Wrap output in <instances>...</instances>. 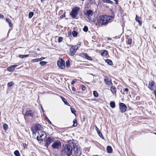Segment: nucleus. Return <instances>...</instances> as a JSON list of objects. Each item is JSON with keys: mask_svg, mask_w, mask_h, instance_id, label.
Segmentation results:
<instances>
[{"mask_svg": "<svg viewBox=\"0 0 156 156\" xmlns=\"http://www.w3.org/2000/svg\"><path fill=\"white\" fill-rule=\"evenodd\" d=\"M114 17L113 16L104 15L100 16L98 18L97 21L100 24L104 25L107 24L110 22V20L113 19Z\"/></svg>", "mask_w": 156, "mask_h": 156, "instance_id": "nucleus-1", "label": "nucleus"}, {"mask_svg": "<svg viewBox=\"0 0 156 156\" xmlns=\"http://www.w3.org/2000/svg\"><path fill=\"white\" fill-rule=\"evenodd\" d=\"M71 141H72L70 140L69 141V144H66L63 145L64 148L62 151L63 155L69 156L72 154L73 146L71 145L72 143Z\"/></svg>", "mask_w": 156, "mask_h": 156, "instance_id": "nucleus-2", "label": "nucleus"}, {"mask_svg": "<svg viewBox=\"0 0 156 156\" xmlns=\"http://www.w3.org/2000/svg\"><path fill=\"white\" fill-rule=\"evenodd\" d=\"M71 145H72L73 149L72 151V154L73 156H80L81 154V151L80 147L76 145L72 141Z\"/></svg>", "mask_w": 156, "mask_h": 156, "instance_id": "nucleus-3", "label": "nucleus"}, {"mask_svg": "<svg viewBox=\"0 0 156 156\" xmlns=\"http://www.w3.org/2000/svg\"><path fill=\"white\" fill-rule=\"evenodd\" d=\"M37 139L38 141L42 140L44 139L46 136V134L43 131L40 130L37 132Z\"/></svg>", "mask_w": 156, "mask_h": 156, "instance_id": "nucleus-4", "label": "nucleus"}, {"mask_svg": "<svg viewBox=\"0 0 156 156\" xmlns=\"http://www.w3.org/2000/svg\"><path fill=\"white\" fill-rule=\"evenodd\" d=\"M80 8L79 7H75L70 12V15L73 19L76 18L79 12Z\"/></svg>", "mask_w": 156, "mask_h": 156, "instance_id": "nucleus-5", "label": "nucleus"}, {"mask_svg": "<svg viewBox=\"0 0 156 156\" xmlns=\"http://www.w3.org/2000/svg\"><path fill=\"white\" fill-rule=\"evenodd\" d=\"M78 48V47L77 45L72 46L69 49V55L71 56H73Z\"/></svg>", "mask_w": 156, "mask_h": 156, "instance_id": "nucleus-6", "label": "nucleus"}, {"mask_svg": "<svg viewBox=\"0 0 156 156\" xmlns=\"http://www.w3.org/2000/svg\"><path fill=\"white\" fill-rule=\"evenodd\" d=\"M61 146V142L59 140L55 141L52 144L51 146L54 149H58Z\"/></svg>", "mask_w": 156, "mask_h": 156, "instance_id": "nucleus-7", "label": "nucleus"}, {"mask_svg": "<svg viewBox=\"0 0 156 156\" xmlns=\"http://www.w3.org/2000/svg\"><path fill=\"white\" fill-rule=\"evenodd\" d=\"M54 137H48L45 140V146L48 148L50 144L54 141Z\"/></svg>", "mask_w": 156, "mask_h": 156, "instance_id": "nucleus-8", "label": "nucleus"}, {"mask_svg": "<svg viewBox=\"0 0 156 156\" xmlns=\"http://www.w3.org/2000/svg\"><path fill=\"white\" fill-rule=\"evenodd\" d=\"M119 108L120 111L122 113L125 112L127 109L126 105L124 103H120L119 104Z\"/></svg>", "mask_w": 156, "mask_h": 156, "instance_id": "nucleus-9", "label": "nucleus"}, {"mask_svg": "<svg viewBox=\"0 0 156 156\" xmlns=\"http://www.w3.org/2000/svg\"><path fill=\"white\" fill-rule=\"evenodd\" d=\"M57 65L62 69H63L65 67V62L62 59L61 61H58Z\"/></svg>", "mask_w": 156, "mask_h": 156, "instance_id": "nucleus-10", "label": "nucleus"}, {"mask_svg": "<svg viewBox=\"0 0 156 156\" xmlns=\"http://www.w3.org/2000/svg\"><path fill=\"white\" fill-rule=\"evenodd\" d=\"M84 13L85 15L87 16L88 18L90 19V16L92 15L93 11L90 10H87L86 11L84 12Z\"/></svg>", "mask_w": 156, "mask_h": 156, "instance_id": "nucleus-11", "label": "nucleus"}, {"mask_svg": "<svg viewBox=\"0 0 156 156\" xmlns=\"http://www.w3.org/2000/svg\"><path fill=\"white\" fill-rule=\"evenodd\" d=\"M17 66V65H12L9 67H8L7 70L8 71L11 72L13 71L16 67Z\"/></svg>", "mask_w": 156, "mask_h": 156, "instance_id": "nucleus-12", "label": "nucleus"}, {"mask_svg": "<svg viewBox=\"0 0 156 156\" xmlns=\"http://www.w3.org/2000/svg\"><path fill=\"white\" fill-rule=\"evenodd\" d=\"M105 83L108 85L112 84L111 80L110 78H108L107 76H105L104 79Z\"/></svg>", "mask_w": 156, "mask_h": 156, "instance_id": "nucleus-13", "label": "nucleus"}, {"mask_svg": "<svg viewBox=\"0 0 156 156\" xmlns=\"http://www.w3.org/2000/svg\"><path fill=\"white\" fill-rule=\"evenodd\" d=\"M33 115L34 114L33 113V112L31 110H29L26 111L24 115V116H30L32 117Z\"/></svg>", "mask_w": 156, "mask_h": 156, "instance_id": "nucleus-14", "label": "nucleus"}, {"mask_svg": "<svg viewBox=\"0 0 156 156\" xmlns=\"http://www.w3.org/2000/svg\"><path fill=\"white\" fill-rule=\"evenodd\" d=\"M135 20L138 23L139 25L140 26H141L142 23L141 21L140 18L137 15H136L135 18Z\"/></svg>", "mask_w": 156, "mask_h": 156, "instance_id": "nucleus-15", "label": "nucleus"}, {"mask_svg": "<svg viewBox=\"0 0 156 156\" xmlns=\"http://www.w3.org/2000/svg\"><path fill=\"white\" fill-rule=\"evenodd\" d=\"M95 129L97 130V133L99 136H100V137L103 139H104V137L102 133L99 130V129L96 126H95Z\"/></svg>", "mask_w": 156, "mask_h": 156, "instance_id": "nucleus-16", "label": "nucleus"}, {"mask_svg": "<svg viewBox=\"0 0 156 156\" xmlns=\"http://www.w3.org/2000/svg\"><path fill=\"white\" fill-rule=\"evenodd\" d=\"M83 56L86 59L89 60H92V58H91L90 56H88L87 54L86 53H83Z\"/></svg>", "mask_w": 156, "mask_h": 156, "instance_id": "nucleus-17", "label": "nucleus"}, {"mask_svg": "<svg viewBox=\"0 0 156 156\" xmlns=\"http://www.w3.org/2000/svg\"><path fill=\"white\" fill-rule=\"evenodd\" d=\"M154 86V83L152 80H151L148 84V88H150Z\"/></svg>", "mask_w": 156, "mask_h": 156, "instance_id": "nucleus-18", "label": "nucleus"}, {"mask_svg": "<svg viewBox=\"0 0 156 156\" xmlns=\"http://www.w3.org/2000/svg\"><path fill=\"white\" fill-rule=\"evenodd\" d=\"M107 151L108 153H111L112 152V147L110 146H108L107 147Z\"/></svg>", "mask_w": 156, "mask_h": 156, "instance_id": "nucleus-19", "label": "nucleus"}, {"mask_svg": "<svg viewBox=\"0 0 156 156\" xmlns=\"http://www.w3.org/2000/svg\"><path fill=\"white\" fill-rule=\"evenodd\" d=\"M102 2L104 3H106L112 5L113 2L110 0H102Z\"/></svg>", "mask_w": 156, "mask_h": 156, "instance_id": "nucleus-20", "label": "nucleus"}, {"mask_svg": "<svg viewBox=\"0 0 156 156\" xmlns=\"http://www.w3.org/2000/svg\"><path fill=\"white\" fill-rule=\"evenodd\" d=\"M60 97L65 104L67 105H69V104L67 102L66 100L62 96H60Z\"/></svg>", "mask_w": 156, "mask_h": 156, "instance_id": "nucleus-21", "label": "nucleus"}, {"mask_svg": "<svg viewBox=\"0 0 156 156\" xmlns=\"http://www.w3.org/2000/svg\"><path fill=\"white\" fill-rule=\"evenodd\" d=\"M36 128V127H35V126H33L31 127V130L33 133H37V129Z\"/></svg>", "mask_w": 156, "mask_h": 156, "instance_id": "nucleus-22", "label": "nucleus"}, {"mask_svg": "<svg viewBox=\"0 0 156 156\" xmlns=\"http://www.w3.org/2000/svg\"><path fill=\"white\" fill-rule=\"evenodd\" d=\"M110 107L112 108H114L115 107V104L114 101H111L110 102Z\"/></svg>", "mask_w": 156, "mask_h": 156, "instance_id": "nucleus-23", "label": "nucleus"}, {"mask_svg": "<svg viewBox=\"0 0 156 156\" xmlns=\"http://www.w3.org/2000/svg\"><path fill=\"white\" fill-rule=\"evenodd\" d=\"M35 127H36V128L37 129V130L38 131V130H40V128L41 127V125L39 124H37L34 126Z\"/></svg>", "mask_w": 156, "mask_h": 156, "instance_id": "nucleus-24", "label": "nucleus"}, {"mask_svg": "<svg viewBox=\"0 0 156 156\" xmlns=\"http://www.w3.org/2000/svg\"><path fill=\"white\" fill-rule=\"evenodd\" d=\"M6 21L7 23H8L9 24V26L10 27H11L12 26V23L10 20L8 18H6Z\"/></svg>", "mask_w": 156, "mask_h": 156, "instance_id": "nucleus-25", "label": "nucleus"}, {"mask_svg": "<svg viewBox=\"0 0 156 156\" xmlns=\"http://www.w3.org/2000/svg\"><path fill=\"white\" fill-rule=\"evenodd\" d=\"M105 62L109 65H111L112 64V62L111 60L106 59L105 60Z\"/></svg>", "mask_w": 156, "mask_h": 156, "instance_id": "nucleus-26", "label": "nucleus"}, {"mask_svg": "<svg viewBox=\"0 0 156 156\" xmlns=\"http://www.w3.org/2000/svg\"><path fill=\"white\" fill-rule=\"evenodd\" d=\"M29 55H19V57L20 58H25L26 57H28L29 56Z\"/></svg>", "mask_w": 156, "mask_h": 156, "instance_id": "nucleus-27", "label": "nucleus"}, {"mask_svg": "<svg viewBox=\"0 0 156 156\" xmlns=\"http://www.w3.org/2000/svg\"><path fill=\"white\" fill-rule=\"evenodd\" d=\"M72 34L74 37H76L78 34V33L77 31H73L72 32Z\"/></svg>", "mask_w": 156, "mask_h": 156, "instance_id": "nucleus-28", "label": "nucleus"}, {"mask_svg": "<svg viewBox=\"0 0 156 156\" xmlns=\"http://www.w3.org/2000/svg\"><path fill=\"white\" fill-rule=\"evenodd\" d=\"M108 55V51L106 50H105L103 51V52L101 53L102 55L106 56Z\"/></svg>", "mask_w": 156, "mask_h": 156, "instance_id": "nucleus-29", "label": "nucleus"}, {"mask_svg": "<svg viewBox=\"0 0 156 156\" xmlns=\"http://www.w3.org/2000/svg\"><path fill=\"white\" fill-rule=\"evenodd\" d=\"M14 154L16 156H20V153L18 150L15 151L14 152Z\"/></svg>", "mask_w": 156, "mask_h": 156, "instance_id": "nucleus-30", "label": "nucleus"}, {"mask_svg": "<svg viewBox=\"0 0 156 156\" xmlns=\"http://www.w3.org/2000/svg\"><path fill=\"white\" fill-rule=\"evenodd\" d=\"M47 63L46 62L41 61L40 62V64L42 66H45Z\"/></svg>", "mask_w": 156, "mask_h": 156, "instance_id": "nucleus-31", "label": "nucleus"}, {"mask_svg": "<svg viewBox=\"0 0 156 156\" xmlns=\"http://www.w3.org/2000/svg\"><path fill=\"white\" fill-rule=\"evenodd\" d=\"M73 126L74 127H76L77 126V121L76 119H74L73 121Z\"/></svg>", "mask_w": 156, "mask_h": 156, "instance_id": "nucleus-32", "label": "nucleus"}, {"mask_svg": "<svg viewBox=\"0 0 156 156\" xmlns=\"http://www.w3.org/2000/svg\"><path fill=\"white\" fill-rule=\"evenodd\" d=\"M34 14L33 12H30L29 13V17L30 18H31L33 16Z\"/></svg>", "mask_w": 156, "mask_h": 156, "instance_id": "nucleus-33", "label": "nucleus"}, {"mask_svg": "<svg viewBox=\"0 0 156 156\" xmlns=\"http://www.w3.org/2000/svg\"><path fill=\"white\" fill-rule=\"evenodd\" d=\"M116 88H110L111 91L113 94H115L116 92Z\"/></svg>", "mask_w": 156, "mask_h": 156, "instance_id": "nucleus-34", "label": "nucleus"}, {"mask_svg": "<svg viewBox=\"0 0 156 156\" xmlns=\"http://www.w3.org/2000/svg\"><path fill=\"white\" fill-rule=\"evenodd\" d=\"M93 93L94 97H97L98 96V94L96 91L94 90L93 91Z\"/></svg>", "mask_w": 156, "mask_h": 156, "instance_id": "nucleus-35", "label": "nucleus"}, {"mask_svg": "<svg viewBox=\"0 0 156 156\" xmlns=\"http://www.w3.org/2000/svg\"><path fill=\"white\" fill-rule=\"evenodd\" d=\"M13 84V83L12 82H10L8 84L7 86L8 87H11Z\"/></svg>", "mask_w": 156, "mask_h": 156, "instance_id": "nucleus-36", "label": "nucleus"}, {"mask_svg": "<svg viewBox=\"0 0 156 156\" xmlns=\"http://www.w3.org/2000/svg\"><path fill=\"white\" fill-rule=\"evenodd\" d=\"M83 30L84 32H87L88 30V27L86 26H84V28L83 29Z\"/></svg>", "mask_w": 156, "mask_h": 156, "instance_id": "nucleus-37", "label": "nucleus"}, {"mask_svg": "<svg viewBox=\"0 0 156 156\" xmlns=\"http://www.w3.org/2000/svg\"><path fill=\"white\" fill-rule=\"evenodd\" d=\"M3 127L4 129H7L8 128V125L6 124H4L3 125Z\"/></svg>", "mask_w": 156, "mask_h": 156, "instance_id": "nucleus-38", "label": "nucleus"}, {"mask_svg": "<svg viewBox=\"0 0 156 156\" xmlns=\"http://www.w3.org/2000/svg\"><path fill=\"white\" fill-rule=\"evenodd\" d=\"M63 40V38L62 37H59L58 39V42H61Z\"/></svg>", "mask_w": 156, "mask_h": 156, "instance_id": "nucleus-39", "label": "nucleus"}, {"mask_svg": "<svg viewBox=\"0 0 156 156\" xmlns=\"http://www.w3.org/2000/svg\"><path fill=\"white\" fill-rule=\"evenodd\" d=\"M71 110L72 113L75 115L76 113V111L75 109L72 108H71Z\"/></svg>", "mask_w": 156, "mask_h": 156, "instance_id": "nucleus-40", "label": "nucleus"}, {"mask_svg": "<svg viewBox=\"0 0 156 156\" xmlns=\"http://www.w3.org/2000/svg\"><path fill=\"white\" fill-rule=\"evenodd\" d=\"M66 65L67 67H68L70 65V62L69 60H67L66 62Z\"/></svg>", "mask_w": 156, "mask_h": 156, "instance_id": "nucleus-41", "label": "nucleus"}, {"mask_svg": "<svg viewBox=\"0 0 156 156\" xmlns=\"http://www.w3.org/2000/svg\"><path fill=\"white\" fill-rule=\"evenodd\" d=\"M45 120L47 121L49 124H51V122L49 119L47 117H46L45 118Z\"/></svg>", "mask_w": 156, "mask_h": 156, "instance_id": "nucleus-42", "label": "nucleus"}, {"mask_svg": "<svg viewBox=\"0 0 156 156\" xmlns=\"http://www.w3.org/2000/svg\"><path fill=\"white\" fill-rule=\"evenodd\" d=\"M39 61V59H34L32 60V62H38Z\"/></svg>", "mask_w": 156, "mask_h": 156, "instance_id": "nucleus-43", "label": "nucleus"}, {"mask_svg": "<svg viewBox=\"0 0 156 156\" xmlns=\"http://www.w3.org/2000/svg\"><path fill=\"white\" fill-rule=\"evenodd\" d=\"M132 42V40L131 39L129 38L128 40V43L129 44H131Z\"/></svg>", "mask_w": 156, "mask_h": 156, "instance_id": "nucleus-44", "label": "nucleus"}, {"mask_svg": "<svg viewBox=\"0 0 156 156\" xmlns=\"http://www.w3.org/2000/svg\"><path fill=\"white\" fill-rule=\"evenodd\" d=\"M72 90L73 91H75L76 92H78V93H80V92L79 91H76V88H72Z\"/></svg>", "mask_w": 156, "mask_h": 156, "instance_id": "nucleus-45", "label": "nucleus"}, {"mask_svg": "<svg viewBox=\"0 0 156 156\" xmlns=\"http://www.w3.org/2000/svg\"><path fill=\"white\" fill-rule=\"evenodd\" d=\"M38 59H39V61H41L42 60H43V59H45V58L44 57H41V58H38Z\"/></svg>", "mask_w": 156, "mask_h": 156, "instance_id": "nucleus-46", "label": "nucleus"}, {"mask_svg": "<svg viewBox=\"0 0 156 156\" xmlns=\"http://www.w3.org/2000/svg\"><path fill=\"white\" fill-rule=\"evenodd\" d=\"M2 18L3 19L4 18V16L2 15L1 14H0V19Z\"/></svg>", "mask_w": 156, "mask_h": 156, "instance_id": "nucleus-47", "label": "nucleus"}, {"mask_svg": "<svg viewBox=\"0 0 156 156\" xmlns=\"http://www.w3.org/2000/svg\"><path fill=\"white\" fill-rule=\"evenodd\" d=\"M65 17V13L63 14L62 16H60V17L61 18H62L64 17Z\"/></svg>", "mask_w": 156, "mask_h": 156, "instance_id": "nucleus-48", "label": "nucleus"}, {"mask_svg": "<svg viewBox=\"0 0 156 156\" xmlns=\"http://www.w3.org/2000/svg\"><path fill=\"white\" fill-rule=\"evenodd\" d=\"M76 81L74 80H73L71 83V84L72 85Z\"/></svg>", "mask_w": 156, "mask_h": 156, "instance_id": "nucleus-49", "label": "nucleus"}, {"mask_svg": "<svg viewBox=\"0 0 156 156\" xmlns=\"http://www.w3.org/2000/svg\"><path fill=\"white\" fill-rule=\"evenodd\" d=\"M124 91L127 92V91H128V88H125Z\"/></svg>", "mask_w": 156, "mask_h": 156, "instance_id": "nucleus-50", "label": "nucleus"}, {"mask_svg": "<svg viewBox=\"0 0 156 156\" xmlns=\"http://www.w3.org/2000/svg\"><path fill=\"white\" fill-rule=\"evenodd\" d=\"M154 94L155 96V98H156V90L154 91Z\"/></svg>", "mask_w": 156, "mask_h": 156, "instance_id": "nucleus-51", "label": "nucleus"}, {"mask_svg": "<svg viewBox=\"0 0 156 156\" xmlns=\"http://www.w3.org/2000/svg\"><path fill=\"white\" fill-rule=\"evenodd\" d=\"M114 1L115 2V3L116 4H118V0H114Z\"/></svg>", "mask_w": 156, "mask_h": 156, "instance_id": "nucleus-52", "label": "nucleus"}, {"mask_svg": "<svg viewBox=\"0 0 156 156\" xmlns=\"http://www.w3.org/2000/svg\"><path fill=\"white\" fill-rule=\"evenodd\" d=\"M71 34V32H68V35H70Z\"/></svg>", "mask_w": 156, "mask_h": 156, "instance_id": "nucleus-53", "label": "nucleus"}, {"mask_svg": "<svg viewBox=\"0 0 156 156\" xmlns=\"http://www.w3.org/2000/svg\"><path fill=\"white\" fill-rule=\"evenodd\" d=\"M82 88H85V87L84 86H83V85H82Z\"/></svg>", "mask_w": 156, "mask_h": 156, "instance_id": "nucleus-54", "label": "nucleus"}, {"mask_svg": "<svg viewBox=\"0 0 156 156\" xmlns=\"http://www.w3.org/2000/svg\"><path fill=\"white\" fill-rule=\"evenodd\" d=\"M45 0H41V2H44V1H45Z\"/></svg>", "mask_w": 156, "mask_h": 156, "instance_id": "nucleus-55", "label": "nucleus"}, {"mask_svg": "<svg viewBox=\"0 0 156 156\" xmlns=\"http://www.w3.org/2000/svg\"><path fill=\"white\" fill-rule=\"evenodd\" d=\"M85 89V88H82V90H84Z\"/></svg>", "mask_w": 156, "mask_h": 156, "instance_id": "nucleus-56", "label": "nucleus"}, {"mask_svg": "<svg viewBox=\"0 0 156 156\" xmlns=\"http://www.w3.org/2000/svg\"><path fill=\"white\" fill-rule=\"evenodd\" d=\"M41 109H42V111H43V112H44V110H43V108H42V107L41 106Z\"/></svg>", "mask_w": 156, "mask_h": 156, "instance_id": "nucleus-57", "label": "nucleus"}, {"mask_svg": "<svg viewBox=\"0 0 156 156\" xmlns=\"http://www.w3.org/2000/svg\"><path fill=\"white\" fill-rule=\"evenodd\" d=\"M39 49H38V48H37V51H39Z\"/></svg>", "mask_w": 156, "mask_h": 156, "instance_id": "nucleus-58", "label": "nucleus"}, {"mask_svg": "<svg viewBox=\"0 0 156 156\" xmlns=\"http://www.w3.org/2000/svg\"><path fill=\"white\" fill-rule=\"evenodd\" d=\"M150 89H151V90H152V89H152V88H150Z\"/></svg>", "mask_w": 156, "mask_h": 156, "instance_id": "nucleus-59", "label": "nucleus"}, {"mask_svg": "<svg viewBox=\"0 0 156 156\" xmlns=\"http://www.w3.org/2000/svg\"><path fill=\"white\" fill-rule=\"evenodd\" d=\"M155 99H156V98H155Z\"/></svg>", "mask_w": 156, "mask_h": 156, "instance_id": "nucleus-60", "label": "nucleus"}, {"mask_svg": "<svg viewBox=\"0 0 156 156\" xmlns=\"http://www.w3.org/2000/svg\"><path fill=\"white\" fill-rule=\"evenodd\" d=\"M155 134H156V133H155Z\"/></svg>", "mask_w": 156, "mask_h": 156, "instance_id": "nucleus-61", "label": "nucleus"}]
</instances>
